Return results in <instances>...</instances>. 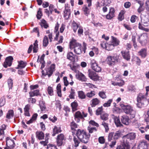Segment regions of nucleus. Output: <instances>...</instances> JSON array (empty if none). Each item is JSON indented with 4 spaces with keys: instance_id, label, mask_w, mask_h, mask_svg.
Here are the masks:
<instances>
[{
    "instance_id": "5701e85b",
    "label": "nucleus",
    "mask_w": 149,
    "mask_h": 149,
    "mask_svg": "<svg viewBox=\"0 0 149 149\" xmlns=\"http://www.w3.org/2000/svg\"><path fill=\"white\" fill-rule=\"evenodd\" d=\"M147 50L146 48H143L141 49L139 52L138 54L142 58H145L147 55Z\"/></svg>"
},
{
    "instance_id": "a878e982",
    "label": "nucleus",
    "mask_w": 149,
    "mask_h": 149,
    "mask_svg": "<svg viewBox=\"0 0 149 149\" xmlns=\"http://www.w3.org/2000/svg\"><path fill=\"white\" fill-rule=\"evenodd\" d=\"M61 128L60 126H54L53 130V133L52 134L53 136H54L56 134L60 133L61 132Z\"/></svg>"
},
{
    "instance_id": "39448f33",
    "label": "nucleus",
    "mask_w": 149,
    "mask_h": 149,
    "mask_svg": "<svg viewBox=\"0 0 149 149\" xmlns=\"http://www.w3.org/2000/svg\"><path fill=\"white\" fill-rule=\"evenodd\" d=\"M107 63L110 66H113L118 62V58L117 56H109L107 58Z\"/></svg>"
},
{
    "instance_id": "bb28decb",
    "label": "nucleus",
    "mask_w": 149,
    "mask_h": 149,
    "mask_svg": "<svg viewBox=\"0 0 149 149\" xmlns=\"http://www.w3.org/2000/svg\"><path fill=\"white\" fill-rule=\"evenodd\" d=\"M36 137L39 140H42L44 137V133L41 131H37L36 133Z\"/></svg>"
},
{
    "instance_id": "473e14b6",
    "label": "nucleus",
    "mask_w": 149,
    "mask_h": 149,
    "mask_svg": "<svg viewBox=\"0 0 149 149\" xmlns=\"http://www.w3.org/2000/svg\"><path fill=\"white\" fill-rule=\"evenodd\" d=\"M113 120L117 127H120L123 126L120 121L119 117H114L113 118Z\"/></svg>"
},
{
    "instance_id": "052dcab7",
    "label": "nucleus",
    "mask_w": 149,
    "mask_h": 149,
    "mask_svg": "<svg viewBox=\"0 0 149 149\" xmlns=\"http://www.w3.org/2000/svg\"><path fill=\"white\" fill-rule=\"evenodd\" d=\"M59 27V24L58 22H57L55 24L54 29V34L59 33V32L58 31Z\"/></svg>"
},
{
    "instance_id": "4d7b16f0",
    "label": "nucleus",
    "mask_w": 149,
    "mask_h": 149,
    "mask_svg": "<svg viewBox=\"0 0 149 149\" xmlns=\"http://www.w3.org/2000/svg\"><path fill=\"white\" fill-rule=\"evenodd\" d=\"M144 96L141 94H140L138 95L137 97V102H143V100L144 98Z\"/></svg>"
},
{
    "instance_id": "393cba45",
    "label": "nucleus",
    "mask_w": 149,
    "mask_h": 149,
    "mask_svg": "<svg viewBox=\"0 0 149 149\" xmlns=\"http://www.w3.org/2000/svg\"><path fill=\"white\" fill-rule=\"evenodd\" d=\"M122 122L123 124L126 125L129 124V119L128 116H127L124 115L122 116L121 118Z\"/></svg>"
},
{
    "instance_id": "aec40b11",
    "label": "nucleus",
    "mask_w": 149,
    "mask_h": 149,
    "mask_svg": "<svg viewBox=\"0 0 149 149\" xmlns=\"http://www.w3.org/2000/svg\"><path fill=\"white\" fill-rule=\"evenodd\" d=\"M111 41L110 42L114 47L119 45L120 41L117 38L112 36H111Z\"/></svg>"
},
{
    "instance_id": "ddd939ff",
    "label": "nucleus",
    "mask_w": 149,
    "mask_h": 149,
    "mask_svg": "<svg viewBox=\"0 0 149 149\" xmlns=\"http://www.w3.org/2000/svg\"><path fill=\"white\" fill-rule=\"evenodd\" d=\"M65 139V136L63 134H58L56 139L57 146L58 147L61 146L63 144V141Z\"/></svg>"
},
{
    "instance_id": "79ce46f5",
    "label": "nucleus",
    "mask_w": 149,
    "mask_h": 149,
    "mask_svg": "<svg viewBox=\"0 0 149 149\" xmlns=\"http://www.w3.org/2000/svg\"><path fill=\"white\" fill-rule=\"evenodd\" d=\"M70 67L72 70L77 73V72L78 71V69L80 68V65H74L72 66L71 65H70Z\"/></svg>"
},
{
    "instance_id": "7ed1b4c3",
    "label": "nucleus",
    "mask_w": 149,
    "mask_h": 149,
    "mask_svg": "<svg viewBox=\"0 0 149 149\" xmlns=\"http://www.w3.org/2000/svg\"><path fill=\"white\" fill-rule=\"evenodd\" d=\"M86 44L85 42H84L83 47L80 44L74 49V51L77 54L80 55L83 52L85 53L86 52Z\"/></svg>"
},
{
    "instance_id": "5fc2aeb1",
    "label": "nucleus",
    "mask_w": 149,
    "mask_h": 149,
    "mask_svg": "<svg viewBox=\"0 0 149 149\" xmlns=\"http://www.w3.org/2000/svg\"><path fill=\"white\" fill-rule=\"evenodd\" d=\"M42 15V9L41 8H39L37 14V17L38 19H40Z\"/></svg>"
},
{
    "instance_id": "f704fd0d",
    "label": "nucleus",
    "mask_w": 149,
    "mask_h": 149,
    "mask_svg": "<svg viewBox=\"0 0 149 149\" xmlns=\"http://www.w3.org/2000/svg\"><path fill=\"white\" fill-rule=\"evenodd\" d=\"M47 92L50 96L54 95V89L53 87L48 86L47 89Z\"/></svg>"
},
{
    "instance_id": "774afa93",
    "label": "nucleus",
    "mask_w": 149,
    "mask_h": 149,
    "mask_svg": "<svg viewBox=\"0 0 149 149\" xmlns=\"http://www.w3.org/2000/svg\"><path fill=\"white\" fill-rule=\"evenodd\" d=\"M70 126L71 130H72L77 127V124L74 121L70 123Z\"/></svg>"
},
{
    "instance_id": "c03bdc74",
    "label": "nucleus",
    "mask_w": 149,
    "mask_h": 149,
    "mask_svg": "<svg viewBox=\"0 0 149 149\" xmlns=\"http://www.w3.org/2000/svg\"><path fill=\"white\" fill-rule=\"evenodd\" d=\"M78 97L81 99H84L86 98V95L82 91H79L78 92Z\"/></svg>"
},
{
    "instance_id": "bf43d9fd",
    "label": "nucleus",
    "mask_w": 149,
    "mask_h": 149,
    "mask_svg": "<svg viewBox=\"0 0 149 149\" xmlns=\"http://www.w3.org/2000/svg\"><path fill=\"white\" fill-rule=\"evenodd\" d=\"M27 101L29 103L33 104L36 103V100L35 98L30 97V98H28Z\"/></svg>"
},
{
    "instance_id": "ea45409f",
    "label": "nucleus",
    "mask_w": 149,
    "mask_h": 149,
    "mask_svg": "<svg viewBox=\"0 0 149 149\" xmlns=\"http://www.w3.org/2000/svg\"><path fill=\"white\" fill-rule=\"evenodd\" d=\"M71 28L73 29L75 33L78 28V25L75 22L73 21L71 24Z\"/></svg>"
},
{
    "instance_id": "6e6552de",
    "label": "nucleus",
    "mask_w": 149,
    "mask_h": 149,
    "mask_svg": "<svg viewBox=\"0 0 149 149\" xmlns=\"http://www.w3.org/2000/svg\"><path fill=\"white\" fill-rule=\"evenodd\" d=\"M87 113L83 111L82 113L79 111H78L75 112L74 114V119L79 120L83 119L84 118L86 117L87 116Z\"/></svg>"
},
{
    "instance_id": "e2e57ef3",
    "label": "nucleus",
    "mask_w": 149,
    "mask_h": 149,
    "mask_svg": "<svg viewBox=\"0 0 149 149\" xmlns=\"http://www.w3.org/2000/svg\"><path fill=\"white\" fill-rule=\"evenodd\" d=\"M73 140L74 142V146L77 148L78 146L79 145L80 143V141L75 137L74 138Z\"/></svg>"
},
{
    "instance_id": "58836bf2",
    "label": "nucleus",
    "mask_w": 149,
    "mask_h": 149,
    "mask_svg": "<svg viewBox=\"0 0 149 149\" xmlns=\"http://www.w3.org/2000/svg\"><path fill=\"white\" fill-rule=\"evenodd\" d=\"M71 106L73 111H75L77 110L78 104L76 101H74L71 104Z\"/></svg>"
},
{
    "instance_id": "69168bd1",
    "label": "nucleus",
    "mask_w": 149,
    "mask_h": 149,
    "mask_svg": "<svg viewBox=\"0 0 149 149\" xmlns=\"http://www.w3.org/2000/svg\"><path fill=\"white\" fill-rule=\"evenodd\" d=\"M99 95L100 97L103 99H105L107 97V96L105 94V93L104 92H100L99 93Z\"/></svg>"
},
{
    "instance_id": "6e6d98bb",
    "label": "nucleus",
    "mask_w": 149,
    "mask_h": 149,
    "mask_svg": "<svg viewBox=\"0 0 149 149\" xmlns=\"http://www.w3.org/2000/svg\"><path fill=\"white\" fill-rule=\"evenodd\" d=\"M89 126H93L97 127H99V124L93 120H91L89 122Z\"/></svg>"
},
{
    "instance_id": "3c124183",
    "label": "nucleus",
    "mask_w": 149,
    "mask_h": 149,
    "mask_svg": "<svg viewBox=\"0 0 149 149\" xmlns=\"http://www.w3.org/2000/svg\"><path fill=\"white\" fill-rule=\"evenodd\" d=\"M139 28L146 32H148L149 31V29L147 28H145L143 26V25L141 23H139Z\"/></svg>"
},
{
    "instance_id": "6ab92c4d",
    "label": "nucleus",
    "mask_w": 149,
    "mask_h": 149,
    "mask_svg": "<svg viewBox=\"0 0 149 149\" xmlns=\"http://www.w3.org/2000/svg\"><path fill=\"white\" fill-rule=\"evenodd\" d=\"M123 58L127 61H129L130 59V56L129 51H123L121 52Z\"/></svg>"
},
{
    "instance_id": "864d4df0",
    "label": "nucleus",
    "mask_w": 149,
    "mask_h": 149,
    "mask_svg": "<svg viewBox=\"0 0 149 149\" xmlns=\"http://www.w3.org/2000/svg\"><path fill=\"white\" fill-rule=\"evenodd\" d=\"M95 95L94 91H91L90 92L87 93L86 94V96L89 98H92Z\"/></svg>"
},
{
    "instance_id": "2f4dec72",
    "label": "nucleus",
    "mask_w": 149,
    "mask_h": 149,
    "mask_svg": "<svg viewBox=\"0 0 149 149\" xmlns=\"http://www.w3.org/2000/svg\"><path fill=\"white\" fill-rule=\"evenodd\" d=\"M30 97H32L34 96H37L40 95L39 90H36L33 91H30L29 93Z\"/></svg>"
},
{
    "instance_id": "cd10ccee",
    "label": "nucleus",
    "mask_w": 149,
    "mask_h": 149,
    "mask_svg": "<svg viewBox=\"0 0 149 149\" xmlns=\"http://www.w3.org/2000/svg\"><path fill=\"white\" fill-rule=\"evenodd\" d=\"M17 62L18 65L17 67L16 68V69L24 68L26 65L27 64L26 62L24 61H18Z\"/></svg>"
},
{
    "instance_id": "72a5a7b5",
    "label": "nucleus",
    "mask_w": 149,
    "mask_h": 149,
    "mask_svg": "<svg viewBox=\"0 0 149 149\" xmlns=\"http://www.w3.org/2000/svg\"><path fill=\"white\" fill-rule=\"evenodd\" d=\"M91 105L92 107H95L100 102V100L97 98H95L91 100Z\"/></svg>"
},
{
    "instance_id": "0e129e2a",
    "label": "nucleus",
    "mask_w": 149,
    "mask_h": 149,
    "mask_svg": "<svg viewBox=\"0 0 149 149\" xmlns=\"http://www.w3.org/2000/svg\"><path fill=\"white\" fill-rule=\"evenodd\" d=\"M49 119L52 122L54 123L57 120V118L55 116H50V117H49Z\"/></svg>"
},
{
    "instance_id": "de8ad7c7",
    "label": "nucleus",
    "mask_w": 149,
    "mask_h": 149,
    "mask_svg": "<svg viewBox=\"0 0 149 149\" xmlns=\"http://www.w3.org/2000/svg\"><path fill=\"white\" fill-rule=\"evenodd\" d=\"M49 43L48 38L46 36H45L43 41V46L45 47H46Z\"/></svg>"
},
{
    "instance_id": "a18cd8bd",
    "label": "nucleus",
    "mask_w": 149,
    "mask_h": 149,
    "mask_svg": "<svg viewBox=\"0 0 149 149\" xmlns=\"http://www.w3.org/2000/svg\"><path fill=\"white\" fill-rule=\"evenodd\" d=\"M70 11L64 10L63 16L65 19H68L70 17Z\"/></svg>"
},
{
    "instance_id": "49530a36",
    "label": "nucleus",
    "mask_w": 149,
    "mask_h": 149,
    "mask_svg": "<svg viewBox=\"0 0 149 149\" xmlns=\"http://www.w3.org/2000/svg\"><path fill=\"white\" fill-rule=\"evenodd\" d=\"M103 6H109L111 3V0H103L101 2Z\"/></svg>"
},
{
    "instance_id": "c756f323",
    "label": "nucleus",
    "mask_w": 149,
    "mask_h": 149,
    "mask_svg": "<svg viewBox=\"0 0 149 149\" xmlns=\"http://www.w3.org/2000/svg\"><path fill=\"white\" fill-rule=\"evenodd\" d=\"M139 149H148L147 144L146 142H141L138 146Z\"/></svg>"
},
{
    "instance_id": "4c0bfd02",
    "label": "nucleus",
    "mask_w": 149,
    "mask_h": 149,
    "mask_svg": "<svg viewBox=\"0 0 149 149\" xmlns=\"http://www.w3.org/2000/svg\"><path fill=\"white\" fill-rule=\"evenodd\" d=\"M82 10L85 15L88 16L89 14L90 11L89 9L86 6H83L82 8Z\"/></svg>"
},
{
    "instance_id": "09e8293b",
    "label": "nucleus",
    "mask_w": 149,
    "mask_h": 149,
    "mask_svg": "<svg viewBox=\"0 0 149 149\" xmlns=\"http://www.w3.org/2000/svg\"><path fill=\"white\" fill-rule=\"evenodd\" d=\"M87 129L90 133H92L94 132H96L97 130L96 127H91L90 126L88 127Z\"/></svg>"
},
{
    "instance_id": "f8f14e48",
    "label": "nucleus",
    "mask_w": 149,
    "mask_h": 149,
    "mask_svg": "<svg viewBox=\"0 0 149 149\" xmlns=\"http://www.w3.org/2000/svg\"><path fill=\"white\" fill-rule=\"evenodd\" d=\"M76 78L79 81L82 82H86L87 79L85 75L79 71H78L75 75Z\"/></svg>"
},
{
    "instance_id": "f257e3e1",
    "label": "nucleus",
    "mask_w": 149,
    "mask_h": 149,
    "mask_svg": "<svg viewBox=\"0 0 149 149\" xmlns=\"http://www.w3.org/2000/svg\"><path fill=\"white\" fill-rule=\"evenodd\" d=\"M76 135L80 141L85 143L88 142L91 136L84 130L80 129L77 130Z\"/></svg>"
},
{
    "instance_id": "2eb2a0df",
    "label": "nucleus",
    "mask_w": 149,
    "mask_h": 149,
    "mask_svg": "<svg viewBox=\"0 0 149 149\" xmlns=\"http://www.w3.org/2000/svg\"><path fill=\"white\" fill-rule=\"evenodd\" d=\"M80 44L76 39L72 38L70 40L69 43V48L70 49H74Z\"/></svg>"
},
{
    "instance_id": "680f3d73",
    "label": "nucleus",
    "mask_w": 149,
    "mask_h": 149,
    "mask_svg": "<svg viewBox=\"0 0 149 149\" xmlns=\"http://www.w3.org/2000/svg\"><path fill=\"white\" fill-rule=\"evenodd\" d=\"M113 100L112 99L109 100L107 102L104 103L103 106L105 107H108L110 106L111 103L112 102Z\"/></svg>"
},
{
    "instance_id": "4468645a",
    "label": "nucleus",
    "mask_w": 149,
    "mask_h": 149,
    "mask_svg": "<svg viewBox=\"0 0 149 149\" xmlns=\"http://www.w3.org/2000/svg\"><path fill=\"white\" fill-rule=\"evenodd\" d=\"M70 78L71 79V81L69 82L67 79V77H64L63 78V81L64 83V85L65 86H67L69 84L72 86L74 84V82L73 81V77L71 74L69 75Z\"/></svg>"
},
{
    "instance_id": "1a4fd4ad",
    "label": "nucleus",
    "mask_w": 149,
    "mask_h": 149,
    "mask_svg": "<svg viewBox=\"0 0 149 149\" xmlns=\"http://www.w3.org/2000/svg\"><path fill=\"white\" fill-rule=\"evenodd\" d=\"M91 65L92 69L95 71L99 72L101 71V67L98 66L95 60H93L91 61Z\"/></svg>"
},
{
    "instance_id": "8fccbe9b",
    "label": "nucleus",
    "mask_w": 149,
    "mask_h": 149,
    "mask_svg": "<svg viewBox=\"0 0 149 149\" xmlns=\"http://www.w3.org/2000/svg\"><path fill=\"white\" fill-rule=\"evenodd\" d=\"M47 149H57L56 146L55 145L49 143L47 146Z\"/></svg>"
},
{
    "instance_id": "423d86ee",
    "label": "nucleus",
    "mask_w": 149,
    "mask_h": 149,
    "mask_svg": "<svg viewBox=\"0 0 149 149\" xmlns=\"http://www.w3.org/2000/svg\"><path fill=\"white\" fill-rule=\"evenodd\" d=\"M138 40L142 45H146L148 42L147 34L146 33H143L139 36Z\"/></svg>"
},
{
    "instance_id": "e433bc0d",
    "label": "nucleus",
    "mask_w": 149,
    "mask_h": 149,
    "mask_svg": "<svg viewBox=\"0 0 149 149\" xmlns=\"http://www.w3.org/2000/svg\"><path fill=\"white\" fill-rule=\"evenodd\" d=\"M46 33L47 34H48V37L50 40V42H52L53 39V37L54 36V33L50 32L49 30L46 31Z\"/></svg>"
},
{
    "instance_id": "13d9d810",
    "label": "nucleus",
    "mask_w": 149,
    "mask_h": 149,
    "mask_svg": "<svg viewBox=\"0 0 149 149\" xmlns=\"http://www.w3.org/2000/svg\"><path fill=\"white\" fill-rule=\"evenodd\" d=\"M112 84L114 86L118 85L119 86H122L124 84V81L123 80H121L120 82H113L112 83Z\"/></svg>"
},
{
    "instance_id": "412c9836",
    "label": "nucleus",
    "mask_w": 149,
    "mask_h": 149,
    "mask_svg": "<svg viewBox=\"0 0 149 149\" xmlns=\"http://www.w3.org/2000/svg\"><path fill=\"white\" fill-rule=\"evenodd\" d=\"M6 145L7 146L13 148H14L15 146L14 141L10 139L8 137H7L6 138Z\"/></svg>"
},
{
    "instance_id": "20e7f679",
    "label": "nucleus",
    "mask_w": 149,
    "mask_h": 149,
    "mask_svg": "<svg viewBox=\"0 0 149 149\" xmlns=\"http://www.w3.org/2000/svg\"><path fill=\"white\" fill-rule=\"evenodd\" d=\"M100 45L103 49L108 51L112 50L114 48V47L110 42H107L104 41H101Z\"/></svg>"
},
{
    "instance_id": "dca6fc26",
    "label": "nucleus",
    "mask_w": 149,
    "mask_h": 149,
    "mask_svg": "<svg viewBox=\"0 0 149 149\" xmlns=\"http://www.w3.org/2000/svg\"><path fill=\"white\" fill-rule=\"evenodd\" d=\"M13 60V58L11 56L6 57L3 63V66L5 68H6L8 66H10L11 65Z\"/></svg>"
},
{
    "instance_id": "37998d69",
    "label": "nucleus",
    "mask_w": 149,
    "mask_h": 149,
    "mask_svg": "<svg viewBox=\"0 0 149 149\" xmlns=\"http://www.w3.org/2000/svg\"><path fill=\"white\" fill-rule=\"evenodd\" d=\"M14 111L13 110H10L7 114L6 117L8 119H10L13 117Z\"/></svg>"
},
{
    "instance_id": "603ef678",
    "label": "nucleus",
    "mask_w": 149,
    "mask_h": 149,
    "mask_svg": "<svg viewBox=\"0 0 149 149\" xmlns=\"http://www.w3.org/2000/svg\"><path fill=\"white\" fill-rule=\"evenodd\" d=\"M13 80L11 79H9L7 81V84L9 87V89H12L13 86Z\"/></svg>"
},
{
    "instance_id": "9b49d317",
    "label": "nucleus",
    "mask_w": 149,
    "mask_h": 149,
    "mask_svg": "<svg viewBox=\"0 0 149 149\" xmlns=\"http://www.w3.org/2000/svg\"><path fill=\"white\" fill-rule=\"evenodd\" d=\"M88 76L91 79L94 81L100 80L102 79L101 77L99 76L96 73L93 71L89 72Z\"/></svg>"
},
{
    "instance_id": "4be33fe9",
    "label": "nucleus",
    "mask_w": 149,
    "mask_h": 149,
    "mask_svg": "<svg viewBox=\"0 0 149 149\" xmlns=\"http://www.w3.org/2000/svg\"><path fill=\"white\" fill-rule=\"evenodd\" d=\"M75 56L72 52H69L67 54V58L72 61L74 62L75 60Z\"/></svg>"
},
{
    "instance_id": "338daca9",
    "label": "nucleus",
    "mask_w": 149,
    "mask_h": 149,
    "mask_svg": "<svg viewBox=\"0 0 149 149\" xmlns=\"http://www.w3.org/2000/svg\"><path fill=\"white\" fill-rule=\"evenodd\" d=\"M120 132L119 131L116 132L113 136V138L114 140L118 139L120 136Z\"/></svg>"
},
{
    "instance_id": "0eeeda50",
    "label": "nucleus",
    "mask_w": 149,
    "mask_h": 149,
    "mask_svg": "<svg viewBox=\"0 0 149 149\" xmlns=\"http://www.w3.org/2000/svg\"><path fill=\"white\" fill-rule=\"evenodd\" d=\"M38 41L36 40L33 43V47L32 45H31L29 47L28 50V53L29 54L30 53L33 48V53H36L37 52L38 49Z\"/></svg>"
},
{
    "instance_id": "c9c22d12",
    "label": "nucleus",
    "mask_w": 149,
    "mask_h": 149,
    "mask_svg": "<svg viewBox=\"0 0 149 149\" xmlns=\"http://www.w3.org/2000/svg\"><path fill=\"white\" fill-rule=\"evenodd\" d=\"M70 94L69 95V97L70 99H74L75 95V90L72 88H71V90L70 91Z\"/></svg>"
},
{
    "instance_id": "c85d7f7f",
    "label": "nucleus",
    "mask_w": 149,
    "mask_h": 149,
    "mask_svg": "<svg viewBox=\"0 0 149 149\" xmlns=\"http://www.w3.org/2000/svg\"><path fill=\"white\" fill-rule=\"evenodd\" d=\"M38 115L37 113H34L32 115L31 118L29 121H27L26 123L27 124H30L34 122L37 118Z\"/></svg>"
},
{
    "instance_id": "a19ab883",
    "label": "nucleus",
    "mask_w": 149,
    "mask_h": 149,
    "mask_svg": "<svg viewBox=\"0 0 149 149\" xmlns=\"http://www.w3.org/2000/svg\"><path fill=\"white\" fill-rule=\"evenodd\" d=\"M125 11L124 10H121L120 13L118 17V19L120 21H122L124 18V14L125 13Z\"/></svg>"
},
{
    "instance_id": "b1692460",
    "label": "nucleus",
    "mask_w": 149,
    "mask_h": 149,
    "mask_svg": "<svg viewBox=\"0 0 149 149\" xmlns=\"http://www.w3.org/2000/svg\"><path fill=\"white\" fill-rule=\"evenodd\" d=\"M130 148V146L128 143H125L124 142L122 145L118 146L116 149H129Z\"/></svg>"
},
{
    "instance_id": "9d476101",
    "label": "nucleus",
    "mask_w": 149,
    "mask_h": 149,
    "mask_svg": "<svg viewBox=\"0 0 149 149\" xmlns=\"http://www.w3.org/2000/svg\"><path fill=\"white\" fill-rule=\"evenodd\" d=\"M63 39V36L60 35L59 33L54 34L53 40L54 41H57V44L62 43Z\"/></svg>"
},
{
    "instance_id": "7c9ffc66",
    "label": "nucleus",
    "mask_w": 149,
    "mask_h": 149,
    "mask_svg": "<svg viewBox=\"0 0 149 149\" xmlns=\"http://www.w3.org/2000/svg\"><path fill=\"white\" fill-rule=\"evenodd\" d=\"M39 24L41 28L44 27L45 29H47L49 26L47 22L44 19H42Z\"/></svg>"
},
{
    "instance_id": "f03ea898",
    "label": "nucleus",
    "mask_w": 149,
    "mask_h": 149,
    "mask_svg": "<svg viewBox=\"0 0 149 149\" xmlns=\"http://www.w3.org/2000/svg\"><path fill=\"white\" fill-rule=\"evenodd\" d=\"M120 106L126 114L131 115L132 117V118L134 117L136 112L133 109L132 107L130 105L121 104H120Z\"/></svg>"
},
{
    "instance_id": "f3484780",
    "label": "nucleus",
    "mask_w": 149,
    "mask_h": 149,
    "mask_svg": "<svg viewBox=\"0 0 149 149\" xmlns=\"http://www.w3.org/2000/svg\"><path fill=\"white\" fill-rule=\"evenodd\" d=\"M115 9L113 7H111L108 13L106 16L107 19H111L115 16Z\"/></svg>"
},
{
    "instance_id": "a211bd4d",
    "label": "nucleus",
    "mask_w": 149,
    "mask_h": 149,
    "mask_svg": "<svg viewBox=\"0 0 149 149\" xmlns=\"http://www.w3.org/2000/svg\"><path fill=\"white\" fill-rule=\"evenodd\" d=\"M136 137V135L134 133H130L127 134L124 136L123 137V139L124 141L128 139L129 140H131L134 139Z\"/></svg>"
}]
</instances>
